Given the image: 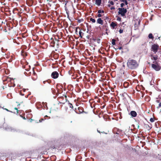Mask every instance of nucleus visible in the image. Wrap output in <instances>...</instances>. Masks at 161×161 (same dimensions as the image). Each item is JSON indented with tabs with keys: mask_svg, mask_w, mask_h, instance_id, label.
<instances>
[{
	"mask_svg": "<svg viewBox=\"0 0 161 161\" xmlns=\"http://www.w3.org/2000/svg\"><path fill=\"white\" fill-rule=\"evenodd\" d=\"M139 63L136 60L129 58L127 60V65L128 69L130 70H135L139 67Z\"/></svg>",
	"mask_w": 161,
	"mask_h": 161,
	"instance_id": "obj_1",
	"label": "nucleus"
},
{
	"mask_svg": "<svg viewBox=\"0 0 161 161\" xmlns=\"http://www.w3.org/2000/svg\"><path fill=\"white\" fill-rule=\"evenodd\" d=\"M119 14H120L122 16L124 17L125 15V14L127 12L126 8H119L118 9Z\"/></svg>",
	"mask_w": 161,
	"mask_h": 161,
	"instance_id": "obj_2",
	"label": "nucleus"
},
{
	"mask_svg": "<svg viewBox=\"0 0 161 161\" xmlns=\"http://www.w3.org/2000/svg\"><path fill=\"white\" fill-rule=\"evenodd\" d=\"M153 64H152V68L156 71L159 70L161 69V66L158 64V62H153Z\"/></svg>",
	"mask_w": 161,
	"mask_h": 161,
	"instance_id": "obj_3",
	"label": "nucleus"
},
{
	"mask_svg": "<svg viewBox=\"0 0 161 161\" xmlns=\"http://www.w3.org/2000/svg\"><path fill=\"white\" fill-rule=\"evenodd\" d=\"M159 48V46L157 44H154L152 45L151 47V51H153L154 53L157 52L158 49Z\"/></svg>",
	"mask_w": 161,
	"mask_h": 161,
	"instance_id": "obj_4",
	"label": "nucleus"
},
{
	"mask_svg": "<svg viewBox=\"0 0 161 161\" xmlns=\"http://www.w3.org/2000/svg\"><path fill=\"white\" fill-rule=\"evenodd\" d=\"M65 99L64 100H63L64 99V97H61L59 98V103L60 104H64L67 101V97L66 96H65Z\"/></svg>",
	"mask_w": 161,
	"mask_h": 161,
	"instance_id": "obj_5",
	"label": "nucleus"
},
{
	"mask_svg": "<svg viewBox=\"0 0 161 161\" xmlns=\"http://www.w3.org/2000/svg\"><path fill=\"white\" fill-rule=\"evenodd\" d=\"M51 76L53 78L56 79L58 77L59 74L57 71H55L52 73Z\"/></svg>",
	"mask_w": 161,
	"mask_h": 161,
	"instance_id": "obj_6",
	"label": "nucleus"
},
{
	"mask_svg": "<svg viewBox=\"0 0 161 161\" xmlns=\"http://www.w3.org/2000/svg\"><path fill=\"white\" fill-rule=\"evenodd\" d=\"M75 111L78 114H80L82 113L84 111L83 108L81 107H78L77 109L76 108H75Z\"/></svg>",
	"mask_w": 161,
	"mask_h": 161,
	"instance_id": "obj_7",
	"label": "nucleus"
},
{
	"mask_svg": "<svg viewBox=\"0 0 161 161\" xmlns=\"http://www.w3.org/2000/svg\"><path fill=\"white\" fill-rule=\"evenodd\" d=\"M22 67L23 69H25L27 71H29L31 68L30 65H28V64L27 63H25V65H23Z\"/></svg>",
	"mask_w": 161,
	"mask_h": 161,
	"instance_id": "obj_8",
	"label": "nucleus"
},
{
	"mask_svg": "<svg viewBox=\"0 0 161 161\" xmlns=\"http://www.w3.org/2000/svg\"><path fill=\"white\" fill-rule=\"evenodd\" d=\"M55 39V38L54 39ZM49 42L50 44V46L52 47H54L55 46V41L53 38H51L49 40Z\"/></svg>",
	"mask_w": 161,
	"mask_h": 161,
	"instance_id": "obj_9",
	"label": "nucleus"
},
{
	"mask_svg": "<svg viewBox=\"0 0 161 161\" xmlns=\"http://www.w3.org/2000/svg\"><path fill=\"white\" fill-rule=\"evenodd\" d=\"M92 40L94 42H97L98 44H100L101 43V40L99 38L97 37H93Z\"/></svg>",
	"mask_w": 161,
	"mask_h": 161,
	"instance_id": "obj_10",
	"label": "nucleus"
},
{
	"mask_svg": "<svg viewBox=\"0 0 161 161\" xmlns=\"http://www.w3.org/2000/svg\"><path fill=\"white\" fill-rule=\"evenodd\" d=\"M32 71H33L32 75H33V76L32 77V78L33 80H35L37 78V75H36V73H35V71L34 70V69H32Z\"/></svg>",
	"mask_w": 161,
	"mask_h": 161,
	"instance_id": "obj_11",
	"label": "nucleus"
},
{
	"mask_svg": "<svg viewBox=\"0 0 161 161\" xmlns=\"http://www.w3.org/2000/svg\"><path fill=\"white\" fill-rule=\"evenodd\" d=\"M158 56L157 55H151V58L152 60H153L156 61L158 59Z\"/></svg>",
	"mask_w": 161,
	"mask_h": 161,
	"instance_id": "obj_12",
	"label": "nucleus"
},
{
	"mask_svg": "<svg viewBox=\"0 0 161 161\" xmlns=\"http://www.w3.org/2000/svg\"><path fill=\"white\" fill-rule=\"evenodd\" d=\"M130 114L132 117H136L137 115V113L135 111H132L130 112Z\"/></svg>",
	"mask_w": 161,
	"mask_h": 161,
	"instance_id": "obj_13",
	"label": "nucleus"
},
{
	"mask_svg": "<svg viewBox=\"0 0 161 161\" xmlns=\"http://www.w3.org/2000/svg\"><path fill=\"white\" fill-rule=\"evenodd\" d=\"M117 25V23L115 22H112L110 24L111 26L114 29L115 27Z\"/></svg>",
	"mask_w": 161,
	"mask_h": 161,
	"instance_id": "obj_14",
	"label": "nucleus"
},
{
	"mask_svg": "<svg viewBox=\"0 0 161 161\" xmlns=\"http://www.w3.org/2000/svg\"><path fill=\"white\" fill-rule=\"evenodd\" d=\"M102 0H95V4L98 6L101 5Z\"/></svg>",
	"mask_w": 161,
	"mask_h": 161,
	"instance_id": "obj_15",
	"label": "nucleus"
},
{
	"mask_svg": "<svg viewBox=\"0 0 161 161\" xmlns=\"http://www.w3.org/2000/svg\"><path fill=\"white\" fill-rule=\"evenodd\" d=\"M97 23L102 25L103 24V21L101 18H98L97 20Z\"/></svg>",
	"mask_w": 161,
	"mask_h": 161,
	"instance_id": "obj_16",
	"label": "nucleus"
},
{
	"mask_svg": "<svg viewBox=\"0 0 161 161\" xmlns=\"http://www.w3.org/2000/svg\"><path fill=\"white\" fill-rule=\"evenodd\" d=\"M80 36L82 38L84 36V33H83L81 30H80L79 32Z\"/></svg>",
	"mask_w": 161,
	"mask_h": 161,
	"instance_id": "obj_17",
	"label": "nucleus"
},
{
	"mask_svg": "<svg viewBox=\"0 0 161 161\" xmlns=\"http://www.w3.org/2000/svg\"><path fill=\"white\" fill-rule=\"evenodd\" d=\"M56 157L55 155H53L50 157V159L51 161H55Z\"/></svg>",
	"mask_w": 161,
	"mask_h": 161,
	"instance_id": "obj_18",
	"label": "nucleus"
},
{
	"mask_svg": "<svg viewBox=\"0 0 161 161\" xmlns=\"http://www.w3.org/2000/svg\"><path fill=\"white\" fill-rule=\"evenodd\" d=\"M123 86L125 88H127L129 86V83L127 82H125L123 84Z\"/></svg>",
	"mask_w": 161,
	"mask_h": 161,
	"instance_id": "obj_19",
	"label": "nucleus"
},
{
	"mask_svg": "<svg viewBox=\"0 0 161 161\" xmlns=\"http://www.w3.org/2000/svg\"><path fill=\"white\" fill-rule=\"evenodd\" d=\"M148 37L149 39H152V40L153 39L154 37L153 35V34L152 33H150L148 35Z\"/></svg>",
	"mask_w": 161,
	"mask_h": 161,
	"instance_id": "obj_20",
	"label": "nucleus"
},
{
	"mask_svg": "<svg viewBox=\"0 0 161 161\" xmlns=\"http://www.w3.org/2000/svg\"><path fill=\"white\" fill-rule=\"evenodd\" d=\"M7 97L9 99H11L13 98L11 93H9L7 95Z\"/></svg>",
	"mask_w": 161,
	"mask_h": 161,
	"instance_id": "obj_21",
	"label": "nucleus"
},
{
	"mask_svg": "<svg viewBox=\"0 0 161 161\" xmlns=\"http://www.w3.org/2000/svg\"><path fill=\"white\" fill-rule=\"evenodd\" d=\"M59 55L58 54H55L53 56L54 58L55 59H57Z\"/></svg>",
	"mask_w": 161,
	"mask_h": 161,
	"instance_id": "obj_22",
	"label": "nucleus"
},
{
	"mask_svg": "<svg viewBox=\"0 0 161 161\" xmlns=\"http://www.w3.org/2000/svg\"><path fill=\"white\" fill-rule=\"evenodd\" d=\"M115 42L116 40L115 39H113L112 40V43L113 45H116Z\"/></svg>",
	"mask_w": 161,
	"mask_h": 161,
	"instance_id": "obj_23",
	"label": "nucleus"
},
{
	"mask_svg": "<svg viewBox=\"0 0 161 161\" xmlns=\"http://www.w3.org/2000/svg\"><path fill=\"white\" fill-rule=\"evenodd\" d=\"M14 109H15L16 111L15 112V111H13V113H14V114H18V108H14Z\"/></svg>",
	"mask_w": 161,
	"mask_h": 161,
	"instance_id": "obj_24",
	"label": "nucleus"
},
{
	"mask_svg": "<svg viewBox=\"0 0 161 161\" xmlns=\"http://www.w3.org/2000/svg\"><path fill=\"white\" fill-rule=\"evenodd\" d=\"M90 21L92 22V23H95L96 22L95 20L94 19H93L92 18H91L90 19Z\"/></svg>",
	"mask_w": 161,
	"mask_h": 161,
	"instance_id": "obj_25",
	"label": "nucleus"
},
{
	"mask_svg": "<svg viewBox=\"0 0 161 161\" xmlns=\"http://www.w3.org/2000/svg\"><path fill=\"white\" fill-rule=\"evenodd\" d=\"M55 44H56L57 47L59 45V43H58L59 41H58V40L56 39H55Z\"/></svg>",
	"mask_w": 161,
	"mask_h": 161,
	"instance_id": "obj_26",
	"label": "nucleus"
},
{
	"mask_svg": "<svg viewBox=\"0 0 161 161\" xmlns=\"http://www.w3.org/2000/svg\"><path fill=\"white\" fill-rule=\"evenodd\" d=\"M51 82V81L50 80H47L46 81H43V83L45 84L46 82H47L48 83H50Z\"/></svg>",
	"mask_w": 161,
	"mask_h": 161,
	"instance_id": "obj_27",
	"label": "nucleus"
},
{
	"mask_svg": "<svg viewBox=\"0 0 161 161\" xmlns=\"http://www.w3.org/2000/svg\"><path fill=\"white\" fill-rule=\"evenodd\" d=\"M104 11L103 10H99L98 11V13L100 14L101 13H104Z\"/></svg>",
	"mask_w": 161,
	"mask_h": 161,
	"instance_id": "obj_28",
	"label": "nucleus"
},
{
	"mask_svg": "<svg viewBox=\"0 0 161 161\" xmlns=\"http://www.w3.org/2000/svg\"><path fill=\"white\" fill-rule=\"evenodd\" d=\"M69 106L70 108H71L72 109H73V106L72 104H71V103H69Z\"/></svg>",
	"mask_w": 161,
	"mask_h": 161,
	"instance_id": "obj_29",
	"label": "nucleus"
},
{
	"mask_svg": "<svg viewBox=\"0 0 161 161\" xmlns=\"http://www.w3.org/2000/svg\"><path fill=\"white\" fill-rule=\"evenodd\" d=\"M150 121L151 122H153L154 121V119L153 118H151L150 119Z\"/></svg>",
	"mask_w": 161,
	"mask_h": 161,
	"instance_id": "obj_30",
	"label": "nucleus"
},
{
	"mask_svg": "<svg viewBox=\"0 0 161 161\" xmlns=\"http://www.w3.org/2000/svg\"><path fill=\"white\" fill-rule=\"evenodd\" d=\"M127 1H128L127 0H125L124 2V3H125V4L126 5H127L128 4V3Z\"/></svg>",
	"mask_w": 161,
	"mask_h": 161,
	"instance_id": "obj_31",
	"label": "nucleus"
},
{
	"mask_svg": "<svg viewBox=\"0 0 161 161\" xmlns=\"http://www.w3.org/2000/svg\"><path fill=\"white\" fill-rule=\"evenodd\" d=\"M117 19V20L119 21H121V18L119 17H118Z\"/></svg>",
	"mask_w": 161,
	"mask_h": 161,
	"instance_id": "obj_32",
	"label": "nucleus"
},
{
	"mask_svg": "<svg viewBox=\"0 0 161 161\" xmlns=\"http://www.w3.org/2000/svg\"><path fill=\"white\" fill-rule=\"evenodd\" d=\"M109 3L111 5H113L114 4V3L113 1H111L110 2H109Z\"/></svg>",
	"mask_w": 161,
	"mask_h": 161,
	"instance_id": "obj_33",
	"label": "nucleus"
},
{
	"mask_svg": "<svg viewBox=\"0 0 161 161\" xmlns=\"http://www.w3.org/2000/svg\"><path fill=\"white\" fill-rule=\"evenodd\" d=\"M125 4L124 3H121L120 4V7L121 8H123V7L124 6Z\"/></svg>",
	"mask_w": 161,
	"mask_h": 161,
	"instance_id": "obj_34",
	"label": "nucleus"
},
{
	"mask_svg": "<svg viewBox=\"0 0 161 161\" xmlns=\"http://www.w3.org/2000/svg\"><path fill=\"white\" fill-rule=\"evenodd\" d=\"M4 109L5 110H6L8 112H10L11 113L13 112V111H10V110H8V109L6 108H4Z\"/></svg>",
	"mask_w": 161,
	"mask_h": 161,
	"instance_id": "obj_35",
	"label": "nucleus"
},
{
	"mask_svg": "<svg viewBox=\"0 0 161 161\" xmlns=\"http://www.w3.org/2000/svg\"><path fill=\"white\" fill-rule=\"evenodd\" d=\"M22 55H23V56H27V54L26 53H22Z\"/></svg>",
	"mask_w": 161,
	"mask_h": 161,
	"instance_id": "obj_36",
	"label": "nucleus"
},
{
	"mask_svg": "<svg viewBox=\"0 0 161 161\" xmlns=\"http://www.w3.org/2000/svg\"><path fill=\"white\" fill-rule=\"evenodd\" d=\"M161 107V102L160 103H159V104L158 106V107H157V108H158Z\"/></svg>",
	"mask_w": 161,
	"mask_h": 161,
	"instance_id": "obj_37",
	"label": "nucleus"
},
{
	"mask_svg": "<svg viewBox=\"0 0 161 161\" xmlns=\"http://www.w3.org/2000/svg\"><path fill=\"white\" fill-rule=\"evenodd\" d=\"M123 30L122 29H120L119 30V32L120 33H122L123 32Z\"/></svg>",
	"mask_w": 161,
	"mask_h": 161,
	"instance_id": "obj_38",
	"label": "nucleus"
},
{
	"mask_svg": "<svg viewBox=\"0 0 161 161\" xmlns=\"http://www.w3.org/2000/svg\"><path fill=\"white\" fill-rule=\"evenodd\" d=\"M90 36L89 35H88L86 36V38L87 39H90Z\"/></svg>",
	"mask_w": 161,
	"mask_h": 161,
	"instance_id": "obj_39",
	"label": "nucleus"
},
{
	"mask_svg": "<svg viewBox=\"0 0 161 161\" xmlns=\"http://www.w3.org/2000/svg\"><path fill=\"white\" fill-rule=\"evenodd\" d=\"M102 16V15L100 14H98L97 15V17H100Z\"/></svg>",
	"mask_w": 161,
	"mask_h": 161,
	"instance_id": "obj_40",
	"label": "nucleus"
},
{
	"mask_svg": "<svg viewBox=\"0 0 161 161\" xmlns=\"http://www.w3.org/2000/svg\"><path fill=\"white\" fill-rule=\"evenodd\" d=\"M110 9L111 10L115 9V8L114 7H111L110 8Z\"/></svg>",
	"mask_w": 161,
	"mask_h": 161,
	"instance_id": "obj_41",
	"label": "nucleus"
},
{
	"mask_svg": "<svg viewBox=\"0 0 161 161\" xmlns=\"http://www.w3.org/2000/svg\"><path fill=\"white\" fill-rule=\"evenodd\" d=\"M26 90V89H23L21 91V92L23 91V92H25Z\"/></svg>",
	"mask_w": 161,
	"mask_h": 161,
	"instance_id": "obj_42",
	"label": "nucleus"
},
{
	"mask_svg": "<svg viewBox=\"0 0 161 161\" xmlns=\"http://www.w3.org/2000/svg\"><path fill=\"white\" fill-rule=\"evenodd\" d=\"M20 94L22 96H24L25 95V94H23L22 93V92L21 91V92H20Z\"/></svg>",
	"mask_w": 161,
	"mask_h": 161,
	"instance_id": "obj_43",
	"label": "nucleus"
},
{
	"mask_svg": "<svg viewBox=\"0 0 161 161\" xmlns=\"http://www.w3.org/2000/svg\"><path fill=\"white\" fill-rule=\"evenodd\" d=\"M21 116L23 118V119H26V118L25 117L21 116Z\"/></svg>",
	"mask_w": 161,
	"mask_h": 161,
	"instance_id": "obj_44",
	"label": "nucleus"
},
{
	"mask_svg": "<svg viewBox=\"0 0 161 161\" xmlns=\"http://www.w3.org/2000/svg\"><path fill=\"white\" fill-rule=\"evenodd\" d=\"M118 49H119V50H121V49H122V47H119L118 48Z\"/></svg>",
	"mask_w": 161,
	"mask_h": 161,
	"instance_id": "obj_45",
	"label": "nucleus"
},
{
	"mask_svg": "<svg viewBox=\"0 0 161 161\" xmlns=\"http://www.w3.org/2000/svg\"><path fill=\"white\" fill-rule=\"evenodd\" d=\"M43 120V119H42L39 120V122H41Z\"/></svg>",
	"mask_w": 161,
	"mask_h": 161,
	"instance_id": "obj_46",
	"label": "nucleus"
},
{
	"mask_svg": "<svg viewBox=\"0 0 161 161\" xmlns=\"http://www.w3.org/2000/svg\"><path fill=\"white\" fill-rule=\"evenodd\" d=\"M51 147V148H52V149H54V148H55V147L54 146H53V147Z\"/></svg>",
	"mask_w": 161,
	"mask_h": 161,
	"instance_id": "obj_47",
	"label": "nucleus"
},
{
	"mask_svg": "<svg viewBox=\"0 0 161 161\" xmlns=\"http://www.w3.org/2000/svg\"><path fill=\"white\" fill-rule=\"evenodd\" d=\"M100 99H98L97 101V102H100Z\"/></svg>",
	"mask_w": 161,
	"mask_h": 161,
	"instance_id": "obj_48",
	"label": "nucleus"
},
{
	"mask_svg": "<svg viewBox=\"0 0 161 161\" xmlns=\"http://www.w3.org/2000/svg\"><path fill=\"white\" fill-rule=\"evenodd\" d=\"M138 24L139 25H140V21H139L138 22Z\"/></svg>",
	"mask_w": 161,
	"mask_h": 161,
	"instance_id": "obj_49",
	"label": "nucleus"
},
{
	"mask_svg": "<svg viewBox=\"0 0 161 161\" xmlns=\"http://www.w3.org/2000/svg\"><path fill=\"white\" fill-rule=\"evenodd\" d=\"M139 124L138 125H137V128H139Z\"/></svg>",
	"mask_w": 161,
	"mask_h": 161,
	"instance_id": "obj_50",
	"label": "nucleus"
},
{
	"mask_svg": "<svg viewBox=\"0 0 161 161\" xmlns=\"http://www.w3.org/2000/svg\"><path fill=\"white\" fill-rule=\"evenodd\" d=\"M157 102H158V103H159V100H157Z\"/></svg>",
	"mask_w": 161,
	"mask_h": 161,
	"instance_id": "obj_51",
	"label": "nucleus"
},
{
	"mask_svg": "<svg viewBox=\"0 0 161 161\" xmlns=\"http://www.w3.org/2000/svg\"><path fill=\"white\" fill-rule=\"evenodd\" d=\"M108 6L109 7H110V5H108Z\"/></svg>",
	"mask_w": 161,
	"mask_h": 161,
	"instance_id": "obj_52",
	"label": "nucleus"
},
{
	"mask_svg": "<svg viewBox=\"0 0 161 161\" xmlns=\"http://www.w3.org/2000/svg\"><path fill=\"white\" fill-rule=\"evenodd\" d=\"M94 105V103L93 104V106L94 107H95V106Z\"/></svg>",
	"mask_w": 161,
	"mask_h": 161,
	"instance_id": "obj_53",
	"label": "nucleus"
},
{
	"mask_svg": "<svg viewBox=\"0 0 161 161\" xmlns=\"http://www.w3.org/2000/svg\"><path fill=\"white\" fill-rule=\"evenodd\" d=\"M123 67H125V65H124H124H123Z\"/></svg>",
	"mask_w": 161,
	"mask_h": 161,
	"instance_id": "obj_54",
	"label": "nucleus"
},
{
	"mask_svg": "<svg viewBox=\"0 0 161 161\" xmlns=\"http://www.w3.org/2000/svg\"><path fill=\"white\" fill-rule=\"evenodd\" d=\"M104 107H105V106H103L102 108H104Z\"/></svg>",
	"mask_w": 161,
	"mask_h": 161,
	"instance_id": "obj_55",
	"label": "nucleus"
},
{
	"mask_svg": "<svg viewBox=\"0 0 161 161\" xmlns=\"http://www.w3.org/2000/svg\"><path fill=\"white\" fill-rule=\"evenodd\" d=\"M77 32V29L76 30V32Z\"/></svg>",
	"mask_w": 161,
	"mask_h": 161,
	"instance_id": "obj_56",
	"label": "nucleus"
},
{
	"mask_svg": "<svg viewBox=\"0 0 161 161\" xmlns=\"http://www.w3.org/2000/svg\"><path fill=\"white\" fill-rule=\"evenodd\" d=\"M128 1H130V0H127Z\"/></svg>",
	"mask_w": 161,
	"mask_h": 161,
	"instance_id": "obj_57",
	"label": "nucleus"
},
{
	"mask_svg": "<svg viewBox=\"0 0 161 161\" xmlns=\"http://www.w3.org/2000/svg\"><path fill=\"white\" fill-rule=\"evenodd\" d=\"M97 131L98 132H99V133H100V132L99 131H98V130H97Z\"/></svg>",
	"mask_w": 161,
	"mask_h": 161,
	"instance_id": "obj_58",
	"label": "nucleus"
}]
</instances>
